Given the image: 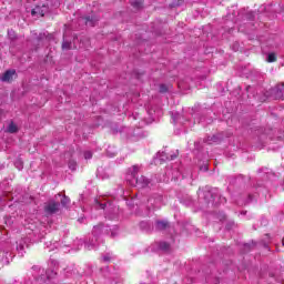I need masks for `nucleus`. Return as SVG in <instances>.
I'll list each match as a JSON object with an SVG mask.
<instances>
[{
  "mask_svg": "<svg viewBox=\"0 0 284 284\" xmlns=\"http://www.w3.org/2000/svg\"><path fill=\"white\" fill-rule=\"evenodd\" d=\"M61 205L62 207H68V205H70V199L68 196H63L61 199Z\"/></svg>",
  "mask_w": 284,
  "mask_h": 284,
  "instance_id": "12",
  "label": "nucleus"
},
{
  "mask_svg": "<svg viewBox=\"0 0 284 284\" xmlns=\"http://www.w3.org/2000/svg\"><path fill=\"white\" fill-rule=\"evenodd\" d=\"M103 230H105V226L103 224H98L93 227V235L94 236H101L103 234Z\"/></svg>",
  "mask_w": 284,
  "mask_h": 284,
  "instance_id": "7",
  "label": "nucleus"
},
{
  "mask_svg": "<svg viewBox=\"0 0 284 284\" xmlns=\"http://www.w3.org/2000/svg\"><path fill=\"white\" fill-rule=\"evenodd\" d=\"M16 71L14 70H9L7 72L3 73V75L1 77V81H10L12 79V77H14Z\"/></svg>",
  "mask_w": 284,
  "mask_h": 284,
  "instance_id": "8",
  "label": "nucleus"
},
{
  "mask_svg": "<svg viewBox=\"0 0 284 284\" xmlns=\"http://www.w3.org/2000/svg\"><path fill=\"white\" fill-rule=\"evenodd\" d=\"M268 63H274L276 62V54L275 53H270L267 57Z\"/></svg>",
  "mask_w": 284,
  "mask_h": 284,
  "instance_id": "14",
  "label": "nucleus"
},
{
  "mask_svg": "<svg viewBox=\"0 0 284 284\" xmlns=\"http://www.w3.org/2000/svg\"><path fill=\"white\" fill-rule=\"evenodd\" d=\"M60 204L59 202L50 201L45 206L44 210L47 214H57L59 212Z\"/></svg>",
  "mask_w": 284,
  "mask_h": 284,
  "instance_id": "2",
  "label": "nucleus"
},
{
  "mask_svg": "<svg viewBox=\"0 0 284 284\" xmlns=\"http://www.w3.org/2000/svg\"><path fill=\"white\" fill-rule=\"evenodd\" d=\"M69 168H70V170H77V164L70 163Z\"/></svg>",
  "mask_w": 284,
  "mask_h": 284,
  "instance_id": "20",
  "label": "nucleus"
},
{
  "mask_svg": "<svg viewBox=\"0 0 284 284\" xmlns=\"http://www.w3.org/2000/svg\"><path fill=\"white\" fill-rule=\"evenodd\" d=\"M168 227H170V222H168V221H158L156 222V230H159V232H163V230H168Z\"/></svg>",
  "mask_w": 284,
  "mask_h": 284,
  "instance_id": "5",
  "label": "nucleus"
},
{
  "mask_svg": "<svg viewBox=\"0 0 284 284\" xmlns=\"http://www.w3.org/2000/svg\"><path fill=\"white\" fill-rule=\"evenodd\" d=\"M19 129L17 128V124H14L13 122H11L7 129L8 132H10V134H14Z\"/></svg>",
  "mask_w": 284,
  "mask_h": 284,
  "instance_id": "11",
  "label": "nucleus"
},
{
  "mask_svg": "<svg viewBox=\"0 0 284 284\" xmlns=\"http://www.w3.org/2000/svg\"><path fill=\"white\" fill-rule=\"evenodd\" d=\"M84 159L88 161L90 159H92V153L90 151H85L84 152Z\"/></svg>",
  "mask_w": 284,
  "mask_h": 284,
  "instance_id": "19",
  "label": "nucleus"
},
{
  "mask_svg": "<svg viewBox=\"0 0 284 284\" xmlns=\"http://www.w3.org/2000/svg\"><path fill=\"white\" fill-rule=\"evenodd\" d=\"M45 12H48V6H38L31 11V14L32 17H36V14H39V17H44Z\"/></svg>",
  "mask_w": 284,
  "mask_h": 284,
  "instance_id": "3",
  "label": "nucleus"
},
{
  "mask_svg": "<svg viewBox=\"0 0 284 284\" xmlns=\"http://www.w3.org/2000/svg\"><path fill=\"white\" fill-rule=\"evenodd\" d=\"M70 48H72V42L64 40L62 43V50H70Z\"/></svg>",
  "mask_w": 284,
  "mask_h": 284,
  "instance_id": "13",
  "label": "nucleus"
},
{
  "mask_svg": "<svg viewBox=\"0 0 284 284\" xmlns=\"http://www.w3.org/2000/svg\"><path fill=\"white\" fill-rule=\"evenodd\" d=\"M103 261H104V262L108 261V256H103Z\"/></svg>",
  "mask_w": 284,
  "mask_h": 284,
  "instance_id": "22",
  "label": "nucleus"
},
{
  "mask_svg": "<svg viewBox=\"0 0 284 284\" xmlns=\"http://www.w3.org/2000/svg\"><path fill=\"white\" fill-rule=\"evenodd\" d=\"M159 247L163 252H169L170 251V243H168V242H160Z\"/></svg>",
  "mask_w": 284,
  "mask_h": 284,
  "instance_id": "10",
  "label": "nucleus"
},
{
  "mask_svg": "<svg viewBox=\"0 0 284 284\" xmlns=\"http://www.w3.org/2000/svg\"><path fill=\"white\" fill-rule=\"evenodd\" d=\"M136 184L141 185V187H148V185H150V180H148V178L141 175L140 178L136 179Z\"/></svg>",
  "mask_w": 284,
  "mask_h": 284,
  "instance_id": "4",
  "label": "nucleus"
},
{
  "mask_svg": "<svg viewBox=\"0 0 284 284\" xmlns=\"http://www.w3.org/2000/svg\"><path fill=\"white\" fill-rule=\"evenodd\" d=\"M14 165L18 170H23V161L21 160L16 161Z\"/></svg>",
  "mask_w": 284,
  "mask_h": 284,
  "instance_id": "16",
  "label": "nucleus"
},
{
  "mask_svg": "<svg viewBox=\"0 0 284 284\" xmlns=\"http://www.w3.org/2000/svg\"><path fill=\"white\" fill-rule=\"evenodd\" d=\"M160 92H161L162 94H165V92H168V85H165V84H160Z\"/></svg>",
  "mask_w": 284,
  "mask_h": 284,
  "instance_id": "17",
  "label": "nucleus"
},
{
  "mask_svg": "<svg viewBox=\"0 0 284 284\" xmlns=\"http://www.w3.org/2000/svg\"><path fill=\"white\" fill-rule=\"evenodd\" d=\"M82 21L85 23V26H89V27H93L95 23H97V18H94V17H85V18H82Z\"/></svg>",
  "mask_w": 284,
  "mask_h": 284,
  "instance_id": "6",
  "label": "nucleus"
},
{
  "mask_svg": "<svg viewBox=\"0 0 284 284\" xmlns=\"http://www.w3.org/2000/svg\"><path fill=\"white\" fill-rule=\"evenodd\" d=\"M57 276V272L52 271L50 275V271L47 272V278H54Z\"/></svg>",
  "mask_w": 284,
  "mask_h": 284,
  "instance_id": "18",
  "label": "nucleus"
},
{
  "mask_svg": "<svg viewBox=\"0 0 284 284\" xmlns=\"http://www.w3.org/2000/svg\"><path fill=\"white\" fill-rule=\"evenodd\" d=\"M271 94H272L273 99H275V101L283 100L284 99V83H280L275 88H273Z\"/></svg>",
  "mask_w": 284,
  "mask_h": 284,
  "instance_id": "1",
  "label": "nucleus"
},
{
  "mask_svg": "<svg viewBox=\"0 0 284 284\" xmlns=\"http://www.w3.org/2000/svg\"><path fill=\"white\" fill-rule=\"evenodd\" d=\"M134 172H139V168L136 165L133 166Z\"/></svg>",
  "mask_w": 284,
  "mask_h": 284,
  "instance_id": "21",
  "label": "nucleus"
},
{
  "mask_svg": "<svg viewBox=\"0 0 284 284\" xmlns=\"http://www.w3.org/2000/svg\"><path fill=\"white\" fill-rule=\"evenodd\" d=\"M97 210H105V202L101 203L99 201L95 202Z\"/></svg>",
  "mask_w": 284,
  "mask_h": 284,
  "instance_id": "15",
  "label": "nucleus"
},
{
  "mask_svg": "<svg viewBox=\"0 0 284 284\" xmlns=\"http://www.w3.org/2000/svg\"><path fill=\"white\" fill-rule=\"evenodd\" d=\"M131 6L135 10H141L143 8V2L142 0H131Z\"/></svg>",
  "mask_w": 284,
  "mask_h": 284,
  "instance_id": "9",
  "label": "nucleus"
}]
</instances>
